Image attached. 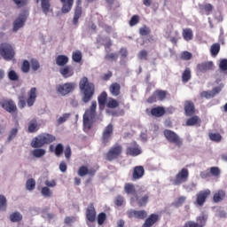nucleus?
I'll list each match as a JSON object with an SVG mask.
<instances>
[{"instance_id": "f257e3e1", "label": "nucleus", "mask_w": 227, "mask_h": 227, "mask_svg": "<svg viewBox=\"0 0 227 227\" xmlns=\"http://www.w3.org/2000/svg\"><path fill=\"white\" fill-rule=\"evenodd\" d=\"M79 89L82 95V102L84 104L91 102V98L95 96V83L90 82L88 77L83 76L79 82Z\"/></svg>"}, {"instance_id": "f03ea898", "label": "nucleus", "mask_w": 227, "mask_h": 227, "mask_svg": "<svg viewBox=\"0 0 227 227\" xmlns=\"http://www.w3.org/2000/svg\"><path fill=\"white\" fill-rule=\"evenodd\" d=\"M54 141H56V137L54 135L41 133L32 140L31 146L32 148H42L43 146H45V145L54 143Z\"/></svg>"}, {"instance_id": "7ed1b4c3", "label": "nucleus", "mask_w": 227, "mask_h": 227, "mask_svg": "<svg viewBox=\"0 0 227 227\" xmlns=\"http://www.w3.org/2000/svg\"><path fill=\"white\" fill-rule=\"evenodd\" d=\"M97 116V101H92L90 107L87 109L83 114V127L87 130H90L92 127V121Z\"/></svg>"}, {"instance_id": "20e7f679", "label": "nucleus", "mask_w": 227, "mask_h": 227, "mask_svg": "<svg viewBox=\"0 0 227 227\" xmlns=\"http://www.w3.org/2000/svg\"><path fill=\"white\" fill-rule=\"evenodd\" d=\"M0 56L6 61H10L15 58V50L13 46L8 43H2L0 44Z\"/></svg>"}, {"instance_id": "39448f33", "label": "nucleus", "mask_w": 227, "mask_h": 227, "mask_svg": "<svg viewBox=\"0 0 227 227\" xmlns=\"http://www.w3.org/2000/svg\"><path fill=\"white\" fill-rule=\"evenodd\" d=\"M121 153H123V146L120 144H115L106 153V160H109L110 162L116 160V159H119V157L121 156Z\"/></svg>"}, {"instance_id": "423d86ee", "label": "nucleus", "mask_w": 227, "mask_h": 227, "mask_svg": "<svg viewBox=\"0 0 227 227\" xmlns=\"http://www.w3.org/2000/svg\"><path fill=\"white\" fill-rule=\"evenodd\" d=\"M163 136L165 137L167 141H168V143L176 145L177 148H180L182 145H184L182 138H180V137L171 129H165L163 131Z\"/></svg>"}, {"instance_id": "0eeeda50", "label": "nucleus", "mask_w": 227, "mask_h": 227, "mask_svg": "<svg viewBox=\"0 0 227 227\" xmlns=\"http://www.w3.org/2000/svg\"><path fill=\"white\" fill-rule=\"evenodd\" d=\"M187 180H189V169L184 168L176 175L175 178L171 180V183L173 185H182V184H185Z\"/></svg>"}, {"instance_id": "6e6552de", "label": "nucleus", "mask_w": 227, "mask_h": 227, "mask_svg": "<svg viewBox=\"0 0 227 227\" xmlns=\"http://www.w3.org/2000/svg\"><path fill=\"white\" fill-rule=\"evenodd\" d=\"M77 84L75 82H66L63 84H59L56 87L57 92L62 97H66L69 93H72L75 90Z\"/></svg>"}, {"instance_id": "1a4fd4ad", "label": "nucleus", "mask_w": 227, "mask_h": 227, "mask_svg": "<svg viewBox=\"0 0 227 227\" xmlns=\"http://www.w3.org/2000/svg\"><path fill=\"white\" fill-rule=\"evenodd\" d=\"M114 130V127L112 123L108 124L105 129L103 130L101 141L104 145V146L107 145V143L111 141V137H113V132Z\"/></svg>"}, {"instance_id": "9d476101", "label": "nucleus", "mask_w": 227, "mask_h": 227, "mask_svg": "<svg viewBox=\"0 0 227 227\" xmlns=\"http://www.w3.org/2000/svg\"><path fill=\"white\" fill-rule=\"evenodd\" d=\"M0 106L7 111V113H17V105L12 99H3L0 101Z\"/></svg>"}, {"instance_id": "9b49d317", "label": "nucleus", "mask_w": 227, "mask_h": 227, "mask_svg": "<svg viewBox=\"0 0 227 227\" xmlns=\"http://www.w3.org/2000/svg\"><path fill=\"white\" fill-rule=\"evenodd\" d=\"M210 194H211V192L208 189L202 190V191L199 192L196 194L197 205H199V207H203V205H205V203L207 201V198H208V196H210Z\"/></svg>"}, {"instance_id": "f8f14e48", "label": "nucleus", "mask_w": 227, "mask_h": 227, "mask_svg": "<svg viewBox=\"0 0 227 227\" xmlns=\"http://www.w3.org/2000/svg\"><path fill=\"white\" fill-rule=\"evenodd\" d=\"M127 215L129 219H132V217H135V219H146L148 213H146L145 210H136V209H130L127 212Z\"/></svg>"}, {"instance_id": "ddd939ff", "label": "nucleus", "mask_w": 227, "mask_h": 227, "mask_svg": "<svg viewBox=\"0 0 227 227\" xmlns=\"http://www.w3.org/2000/svg\"><path fill=\"white\" fill-rule=\"evenodd\" d=\"M26 20H27V16L26 15V13L20 14L13 22L12 31L17 32V30L20 29V27H24Z\"/></svg>"}, {"instance_id": "4468645a", "label": "nucleus", "mask_w": 227, "mask_h": 227, "mask_svg": "<svg viewBox=\"0 0 227 227\" xmlns=\"http://www.w3.org/2000/svg\"><path fill=\"white\" fill-rule=\"evenodd\" d=\"M126 155H130L131 157H137V155H141L139 145L136 142L131 143L130 145L126 148Z\"/></svg>"}, {"instance_id": "2eb2a0df", "label": "nucleus", "mask_w": 227, "mask_h": 227, "mask_svg": "<svg viewBox=\"0 0 227 227\" xmlns=\"http://www.w3.org/2000/svg\"><path fill=\"white\" fill-rule=\"evenodd\" d=\"M86 219L89 223H95L97 220V210L93 203L89 204L86 209Z\"/></svg>"}, {"instance_id": "dca6fc26", "label": "nucleus", "mask_w": 227, "mask_h": 227, "mask_svg": "<svg viewBox=\"0 0 227 227\" xmlns=\"http://www.w3.org/2000/svg\"><path fill=\"white\" fill-rule=\"evenodd\" d=\"M210 70H214L213 61L202 62L197 65V72L199 74H206V72H210Z\"/></svg>"}, {"instance_id": "f3484780", "label": "nucleus", "mask_w": 227, "mask_h": 227, "mask_svg": "<svg viewBox=\"0 0 227 227\" xmlns=\"http://www.w3.org/2000/svg\"><path fill=\"white\" fill-rule=\"evenodd\" d=\"M36 91V88L33 87L27 92V105L28 107H33V106H35V103L36 102V97H38Z\"/></svg>"}, {"instance_id": "a211bd4d", "label": "nucleus", "mask_w": 227, "mask_h": 227, "mask_svg": "<svg viewBox=\"0 0 227 227\" xmlns=\"http://www.w3.org/2000/svg\"><path fill=\"white\" fill-rule=\"evenodd\" d=\"M145 176V167L144 166H136L133 168L132 173V180L136 182V180H141Z\"/></svg>"}, {"instance_id": "6ab92c4d", "label": "nucleus", "mask_w": 227, "mask_h": 227, "mask_svg": "<svg viewBox=\"0 0 227 227\" xmlns=\"http://www.w3.org/2000/svg\"><path fill=\"white\" fill-rule=\"evenodd\" d=\"M184 113L186 116H192L196 113V107L192 101L187 100L184 102Z\"/></svg>"}, {"instance_id": "aec40b11", "label": "nucleus", "mask_w": 227, "mask_h": 227, "mask_svg": "<svg viewBox=\"0 0 227 227\" xmlns=\"http://www.w3.org/2000/svg\"><path fill=\"white\" fill-rule=\"evenodd\" d=\"M62 4L61 12L62 13H70L74 7V0H59Z\"/></svg>"}, {"instance_id": "412c9836", "label": "nucleus", "mask_w": 227, "mask_h": 227, "mask_svg": "<svg viewBox=\"0 0 227 227\" xmlns=\"http://www.w3.org/2000/svg\"><path fill=\"white\" fill-rule=\"evenodd\" d=\"M157 221H159V215L152 214L148 218L145 219L142 227H152L153 224H155V223H157Z\"/></svg>"}, {"instance_id": "4be33fe9", "label": "nucleus", "mask_w": 227, "mask_h": 227, "mask_svg": "<svg viewBox=\"0 0 227 227\" xmlns=\"http://www.w3.org/2000/svg\"><path fill=\"white\" fill-rule=\"evenodd\" d=\"M152 116L155 118H162L166 114V108L164 106H156L151 109Z\"/></svg>"}, {"instance_id": "5701e85b", "label": "nucleus", "mask_w": 227, "mask_h": 227, "mask_svg": "<svg viewBox=\"0 0 227 227\" xmlns=\"http://www.w3.org/2000/svg\"><path fill=\"white\" fill-rule=\"evenodd\" d=\"M59 74H62L64 79H68V77L74 75V69L70 66H64L59 69Z\"/></svg>"}, {"instance_id": "b1692460", "label": "nucleus", "mask_w": 227, "mask_h": 227, "mask_svg": "<svg viewBox=\"0 0 227 227\" xmlns=\"http://www.w3.org/2000/svg\"><path fill=\"white\" fill-rule=\"evenodd\" d=\"M41 1V8L44 15H49L51 12V0H35V3L39 4Z\"/></svg>"}, {"instance_id": "393cba45", "label": "nucleus", "mask_w": 227, "mask_h": 227, "mask_svg": "<svg viewBox=\"0 0 227 227\" xmlns=\"http://www.w3.org/2000/svg\"><path fill=\"white\" fill-rule=\"evenodd\" d=\"M226 198V192L224 190H218L213 196L214 203H221Z\"/></svg>"}, {"instance_id": "a878e982", "label": "nucleus", "mask_w": 227, "mask_h": 227, "mask_svg": "<svg viewBox=\"0 0 227 227\" xmlns=\"http://www.w3.org/2000/svg\"><path fill=\"white\" fill-rule=\"evenodd\" d=\"M121 90V86L118 82H114L109 87V91L113 97H118Z\"/></svg>"}, {"instance_id": "bb28decb", "label": "nucleus", "mask_w": 227, "mask_h": 227, "mask_svg": "<svg viewBox=\"0 0 227 227\" xmlns=\"http://www.w3.org/2000/svg\"><path fill=\"white\" fill-rule=\"evenodd\" d=\"M81 17H82V7H74L73 18V24L74 26H77V24H79V19Z\"/></svg>"}, {"instance_id": "cd10ccee", "label": "nucleus", "mask_w": 227, "mask_h": 227, "mask_svg": "<svg viewBox=\"0 0 227 227\" xmlns=\"http://www.w3.org/2000/svg\"><path fill=\"white\" fill-rule=\"evenodd\" d=\"M124 192L130 196H136V185L132 183H126L124 184Z\"/></svg>"}, {"instance_id": "c85d7f7f", "label": "nucleus", "mask_w": 227, "mask_h": 227, "mask_svg": "<svg viewBox=\"0 0 227 227\" xmlns=\"http://www.w3.org/2000/svg\"><path fill=\"white\" fill-rule=\"evenodd\" d=\"M69 59L67 55H59L56 58V65L58 67H65L68 64Z\"/></svg>"}, {"instance_id": "c756f323", "label": "nucleus", "mask_w": 227, "mask_h": 227, "mask_svg": "<svg viewBox=\"0 0 227 227\" xmlns=\"http://www.w3.org/2000/svg\"><path fill=\"white\" fill-rule=\"evenodd\" d=\"M183 38L186 42H191V40L194 38V34L192 33V29L191 28L183 29Z\"/></svg>"}, {"instance_id": "7c9ffc66", "label": "nucleus", "mask_w": 227, "mask_h": 227, "mask_svg": "<svg viewBox=\"0 0 227 227\" xmlns=\"http://www.w3.org/2000/svg\"><path fill=\"white\" fill-rule=\"evenodd\" d=\"M38 121L36 119H33L28 122V132L30 134H34L35 132H38Z\"/></svg>"}, {"instance_id": "2f4dec72", "label": "nucleus", "mask_w": 227, "mask_h": 227, "mask_svg": "<svg viewBox=\"0 0 227 227\" xmlns=\"http://www.w3.org/2000/svg\"><path fill=\"white\" fill-rule=\"evenodd\" d=\"M98 102L99 107H104V106H106L107 102V92L103 91L100 93V95L98 97Z\"/></svg>"}, {"instance_id": "473e14b6", "label": "nucleus", "mask_w": 227, "mask_h": 227, "mask_svg": "<svg viewBox=\"0 0 227 227\" xmlns=\"http://www.w3.org/2000/svg\"><path fill=\"white\" fill-rule=\"evenodd\" d=\"M149 200H150V193L147 192L141 198L137 199V203L138 207H145V205H147Z\"/></svg>"}, {"instance_id": "72a5a7b5", "label": "nucleus", "mask_w": 227, "mask_h": 227, "mask_svg": "<svg viewBox=\"0 0 227 227\" xmlns=\"http://www.w3.org/2000/svg\"><path fill=\"white\" fill-rule=\"evenodd\" d=\"M106 107L108 109H116V107H120V101L115 98H110L106 102Z\"/></svg>"}, {"instance_id": "f704fd0d", "label": "nucleus", "mask_w": 227, "mask_h": 227, "mask_svg": "<svg viewBox=\"0 0 227 227\" xmlns=\"http://www.w3.org/2000/svg\"><path fill=\"white\" fill-rule=\"evenodd\" d=\"M198 123H201V120L198 115H194L192 118L187 119L186 121L187 127H193V125H198Z\"/></svg>"}, {"instance_id": "c9c22d12", "label": "nucleus", "mask_w": 227, "mask_h": 227, "mask_svg": "<svg viewBox=\"0 0 227 227\" xmlns=\"http://www.w3.org/2000/svg\"><path fill=\"white\" fill-rule=\"evenodd\" d=\"M9 219L11 223H20V221H22L23 219V216L22 214H20V212H14L10 215Z\"/></svg>"}, {"instance_id": "e433bc0d", "label": "nucleus", "mask_w": 227, "mask_h": 227, "mask_svg": "<svg viewBox=\"0 0 227 227\" xmlns=\"http://www.w3.org/2000/svg\"><path fill=\"white\" fill-rule=\"evenodd\" d=\"M221 51V44L219 43H213L210 48L211 56H217Z\"/></svg>"}, {"instance_id": "4c0bfd02", "label": "nucleus", "mask_w": 227, "mask_h": 227, "mask_svg": "<svg viewBox=\"0 0 227 227\" xmlns=\"http://www.w3.org/2000/svg\"><path fill=\"white\" fill-rule=\"evenodd\" d=\"M8 207V200L4 195H0V212H6Z\"/></svg>"}, {"instance_id": "58836bf2", "label": "nucleus", "mask_w": 227, "mask_h": 227, "mask_svg": "<svg viewBox=\"0 0 227 227\" xmlns=\"http://www.w3.org/2000/svg\"><path fill=\"white\" fill-rule=\"evenodd\" d=\"M191 68L186 67L182 74L183 82H189V81H191Z\"/></svg>"}, {"instance_id": "ea45409f", "label": "nucleus", "mask_w": 227, "mask_h": 227, "mask_svg": "<svg viewBox=\"0 0 227 227\" xmlns=\"http://www.w3.org/2000/svg\"><path fill=\"white\" fill-rule=\"evenodd\" d=\"M209 173L211 176H214L215 178H219L221 176V168L218 167H211L209 168Z\"/></svg>"}, {"instance_id": "a19ab883", "label": "nucleus", "mask_w": 227, "mask_h": 227, "mask_svg": "<svg viewBox=\"0 0 227 227\" xmlns=\"http://www.w3.org/2000/svg\"><path fill=\"white\" fill-rule=\"evenodd\" d=\"M208 137L211 141H214L215 143H221L223 139V136H221L219 133H209Z\"/></svg>"}, {"instance_id": "79ce46f5", "label": "nucleus", "mask_w": 227, "mask_h": 227, "mask_svg": "<svg viewBox=\"0 0 227 227\" xmlns=\"http://www.w3.org/2000/svg\"><path fill=\"white\" fill-rule=\"evenodd\" d=\"M32 155H34L36 159H40V157H43L45 155V149H42L37 147L32 152Z\"/></svg>"}, {"instance_id": "37998d69", "label": "nucleus", "mask_w": 227, "mask_h": 227, "mask_svg": "<svg viewBox=\"0 0 227 227\" xmlns=\"http://www.w3.org/2000/svg\"><path fill=\"white\" fill-rule=\"evenodd\" d=\"M35 187H36V181L35 179L30 178L26 183V188L27 191H35Z\"/></svg>"}, {"instance_id": "c03bdc74", "label": "nucleus", "mask_w": 227, "mask_h": 227, "mask_svg": "<svg viewBox=\"0 0 227 227\" xmlns=\"http://www.w3.org/2000/svg\"><path fill=\"white\" fill-rule=\"evenodd\" d=\"M41 194L42 196H44V198H51L52 197V191H51V188L47 186H43L41 189Z\"/></svg>"}, {"instance_id": "a18cd8bd", "label": "nucleus", "mask_w": 227, "mask_h": 227, "mask_svg": "<svg viewBox=\"0 0 227 227\" xmlns=\"http://www.w3.org/2000/svg\"><path fill=\"white\" fill-rule=\"evenodd\" d=\"M29 70H31V64L27 60H23L21 65V72H23V74H27L29 73Z\"/></svg>"}, {"instance_id": "49530a36", "label": "nucleus", "mask_w": 227, "mask_h": 227, "mask_svg": "<svg viewBox=\"0 0 227 227\" xmlns=\"http://www.w3.org/2000/svg\"><path fill=\"white\" fill-rule=\"evenodd\" d=\"M150 33H152V29H150V27H146V25H145L144 27L139 28V35L141 36H148V35H150Z\"/></svg>"}, {"instance_id": "de8ad7c7", "label": "nucleus", "mask_w": 227, "mask_h": 227, "mask_svg": "<svg viewBox=\"0 0 227 227\" xmlns=\"http://www.w3.org/2000/svg\"><path fill=\"white\" fill-rule=\"evenodd\" d=\"M107 219V215L106 213L102 212L98 215V224L99 226H102L104 223H106V220Z\"/></svg>"}, {"instance_id": "09e8293b", "label": "nucleus", "mask_w": 227, "mask_h": 227, "mask_svg": "<svg viewBox=\"0 0 227 227\" xmlns=\"http://www.w3.org/2000/svg\"><path fill=\"white\" fill-rule=\"evenodd\" d=\"M72 59L74 63H81V60L82 59V53H81V51L73 52Z\"/></svg>"}, {"instance_id": "8fccbe9b", "label": "nucleus", "mask_w": 227, "mask_h": 227, "mask_svg": "<svg viewBox=\"0 0 227 227\" xmlns=\"http://www.w3.org/2000/svg\"><path fill=\"white\" fill-rule=\"evenodd\" d=\"M157 98L160 101L164 100L166 98V96L168 95V92L166 90H156L154 91Z\"/></svg>"}, {"instance_id": "3c124183", "label": "nucleus", "mask_w": 227, "mask_h": 227, "mask_svg": "<svg viewBox=\"0 0 227 227\" xmlns=\"http://www.w3.org/2000/svg\"><path fill=\"white\" fill-rule=\"evenodd\" d=\"M30 65L33 72H36L40 68V62H38L36 59H32L30 60Z\"/></svg>"}, {"instance_id": "603ef678", "label": "nucleus", "mask_w": 227, "mask_h": 227, "mask_svg": "<svg viewBox=\"0 0 227 227\" xmlns=\"http://www.w3.org/2000/svg\"><path fill=\"white\" fill-rule=\"evenodd\" d=\"M105 59H106V61H117L118 53H107L105 56Z\"/></svg>"}, {"instance_id": "864d4df0", "label": "nucleus", "mask_w": 227, "mask_h": 227, "mask_svg": "<svg viewBox=\"0 0 227 227\" xmlns=\"http://www.w3.org/2000/svg\"><path fill=\"white\" fill-rule=\"evenodd\" d=\"M63 150H65V148L63 147V144H58L55 147V155L57 157H60L63 153Z\"/></svg>"}, {"instance_id": "5fc2aeb1", "label": "nucleus", "mask_w": 227, "mask_h": 227, "mask_svg": "<svg viewBox=\"0 0 227 227\" xmlns=\"http://www.w3.org/2000/svg\"><path fill=\"white\" fill-rule=\"evenodd\" d=\"M86 175H88V167L81 166L78 168V176H86Z\"/></svg>"}, {"instance_id": "6e6d98bb", "label": "nucleus", "mask_w": 227, "mask_h": 227, "mask_svg": "<svg viewBox=\"0 0 227 227\" xmlns=\"http://www.w3.org/2000/svg\"><path fill=\"white\" fill-rule=\"evenodd\" d=\"M138 59H145V61L148 60V51L146 50H142L137 54Z\"/></svg>"}, {"instance_id": "4d7b16f0", "label": "nucleus", "mask_w": 227, "mask_h": 227, "mask_svg": "<svg viewBox=\"0 0 227 227\" xmlns=\"http://www.w3.org/2000/svg\"><path fill=\"white\" fill-rule=\"evenodd\" d=\"M123 203H125V198H123L121 195H118L114 200V204L116 207H121Z\"/></svg>"}, {"instance_id": "13d9d810", "label": "nucleus", "mask_w": 227, "mask_h": 227, "mask_svg": "<svg viewBox=\"0 0 227 227\" xmlns=\"http://www.w3.org/2000/svg\"><path fill=\"white\" fill-rule=\"evenodd\" d=\"M18 132L19 129H17V128L12 129L9 133L8 141H12V139H15V137H17Z\"/></svg>"}, {"instance_id": "bf43d9fd", "label": "nucleus", "mask_w": 227, "mask_h": 227, "mask_svg": "<svg viewBox=\"0 0 227 227\" xmlns=\"http://www.w3.org/2000/svg\"><path fill=\"white\" fill-rule=\"evenodd\" d=\"M181 59H184V61H189L190 59H192V53L189 51H184L181 53Z\"/></svg>"}, {"instance_id": "052dcab7", "label": "nucleus", "mask_w": 227, "mask_h": 227, "mask_svg": "<svg viewBox=\"0 0 227 227\" xmlns=\"http://www.w3.org/2000/svg\"><path fill=\"white\" fill-rule=\"evenodd\" d=\"M139 24V16L138 15H133L129 20V26L133 27V26H136Z\"/></svg>"}, {"instance_id": "680f3d73", "label": "nucleus", "mask_w": 227, "mask_h": 227, "mask_svg": "<svg viewBox=\"0 0 227 227\" xmlns=\"http://www.w3.org/2000/svg\"><path fill=\"white\" fill-rule=\"evenodd\" d=\"M212 176L210 174V169L204 170L200 172V178L203 180H208V178H211Z\"/></svg>"}, {"instance_id": "e2e57ef3", "label": "nucleus", "mask_w": 227, "mask_h": 227, "mask_svg": "<svg viewBox=\"0 0 227 227\" xmlns=\"http://www.w3.org/2000/svg\"><path fill=\"white\" fill-rule=\"evenodd\" d=\"M68 118H70V114H64L62 116H60L58 119V124L61 125L62 123H65V121H67L68 120Z\"/></svg>"}, {"instance_id": "0e129e2a", "label": "nucleus", "mask_w": 227, "mask_h": 227, "mask_svg": "<svg viewBox=\"0 0 227 227\" xmlns=\"http://www.w3.org/2000/svg\"><path fill=\"white\" fill-rule=\"evenodd\" d=\"M202 10L206 12V15H210L212 11L214 10V6L211 4H207L202 7Z\"/></svg>"}, {"instance_id": "69168bd1", "label": "nucleus", "mask_w": 227, "mask_h": 227, "mask_svg": "<svg viewBox=\"0 0 227 227\" xmlns=\"http://www.w3.org/2000/svg\"><path fill=\"white\" fill-rule=\"evenodd\" d=\"M219 68L222 70V72L227 71V59H223L220 60Z\"/></svg>"}, {"instance_id": "338daca9", "label": "nucleus", "mask_w": 227, "mask_h": 227, "mask_svg": "<svg viewBox=\"0 0 227 227\" xmlns=\"http://www.w3.org/2000/svg\"><path fill=\"white\" fill-rule=\"evenodd\" d=\"M8 77L10 81H17L19 79V74L14 70H11L8 73Z\"/></svg>"}, {"instance_id": "774afa93", "label": "nucleus", "mask_w": 227, "mask_h": 227, "mask_svg": "<svg viewBox=\"0 0 227 227\" xmlns=\"http://www.w3.org/2000/svg\"><path fill=\"white\" fill-rule=\"evenodd\" d=\"M186 198L184 196L179 197L175 202L174 205L175 207H182L183 204L185 203Z\"/></svg>"}]
</instances>
